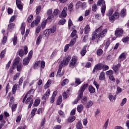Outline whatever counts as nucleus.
Wrapping results in <instances>:
<instances>
[{
	"mask_svg": "<svg viewBox=\"0 0 129 129\" xmlns=\"http://www.w3.org/2000/svg\"><path fill=\"white\" fill-rule=\"evenodd\" d=\"M21 34L24 35L25 34V31H26V23L23 22L21 27Z\"/></svg>",
	"mask_w": 129,
	"mask_h": 129,
	"instance_id": "6ab92c4d",
	"label": "nucleus"
},
{
	"mask_svg": "<svg viewBox=\"0 0 129 129\" xmlns=\"http://www.w3.org/2000/svg\"><path fill=\"white\" fill-rule=\"evenodd\" d=\"M41 41H42V35L40 34L37 37V39L36 40L37 45H40V43H41Z\"/></svg>",
	"mask_w": 129,
	"mask_h": 129,
	"instance_id": "79ce46f5",
	"label": "nucleus"
},
{
	"mask_svg": "<svg viewBox=\"0 0 129 129\" xmlns=\"http://www.w3.org/2000/svg\"><path fill=\"white\" fill-rule=\"evenodd\" d=\"M18 88V85L15 84L13 86L12 88V93L13 94H16V92H17V88Z\"/></svg>",
	"mask_w": 129,
	"mask_h": 129,
	"instance_id": "a19ab883",
	"label": "nucleus"
},
{
	"mask_svg": "<svg viewBox=\"0 0 129 129\" xmlns=\"http://www.w3.org/2000/svg\"><path fill=\"white\" fill-rule=\"evenodd\" d=\"M81 102L83 104H86L87 103V97L84 96L81 100Z\"/></svg>",
	"mask_w": 129,
	"mask_h": 129,
	"instance_id": "c03bdc74",
	"label": "nucleus"
},
{
	"mask_svg": "<svg viewBox=\"0 0 129 129\" xmlns=\"http://www.w3.org/2000/svg\"><path fill=\"white\" fill-rule=\"evenodd\" d=\"M108 98L111 102H113V101H115V99H116V95L113 96L111 93H109Z\"/></svg>",
	"mask_w": 129,
	"mask_h": 129,
	"instance_id": "aec40b11",
	"label": "nucleus"
},
{
	"mask_svg": "<svg viewBox=\"0 0 129 129\" xmlns=\"http://www.w3.org/2000/svg\"><path fill=\"white\" fill-rule=\"evenodd\" d=\"M88 87V84L83 85L81 87L79 91H81L82 92H84V91H85V89H86Z\"/></svg>",
	"mask_w": 129,
	"mask_h": 129,
	"instance_id": "393cba45",
	"label": "nucleus"
},
{
	"mask_svg": "<svg viewBox=\"0 0 129 129\" xmlns=\"http://www.w3.org/2000/svg\"><path fill=\"white\" fill-rule=\"evenodd\" d=\"M61 103H62V96H59L57 100L56 104L57 105H60V104H61Z\"/></svg>",
	"mask_w": 129,
	"mask_h": 129,
	"instance_id": "3c124183",
	"label": "nucleus"
},
{
	"mask_svg": "<svg viewBox=\"0 0 129 129\" xmlns=\"http://www.w3.org/2000/svg\"><path fill=\"white\" fill-rule=\"evenodd\" d=\"M103 53V50H102L101 49H99L97 50V55L98 56H101Z\"/></svg>",
	"mask_w": 129,
	"mask_h": 129,
	"instance_id": "052dcab7",
	"label": "nucleus"
},
{
	"mask_svg": "<svg viewBox=\"0 0 129 129\" xmlns=\"http://www.w3.org/2000/svg\"><path fill=\"white\" fill-rule=\"evenodd\" d=\"M120 15L122 18H124L126 16V10L123 9L121 10Z\"/></svg>",
	"mask_w": 129,
	"mask_h": 129,
	"instance_id": "bb28decb",
	"label": "nucleus"
},
{
	"mask_svg": "<svg viewBox=\"0 0 129 129\" xmlns=\"http://www.w3.org/2000/svg\"><path fill=\"white\" fill-rule=\"evenodd\" d=\"M66 23V19H62L59 20L58 22V25H59V26H63V25H64Z\"/></svg>",
	"mask_w": 129,
	"mask_h": 129,
	"instance_id": "a18cd8bd",
	"label": "nucleus"
},
{
	"mask_svg": "<svg viewBox=\"0 0 129 129\" xmlns=\"http://www.w3.org/2000/svg\"><path fill=\"white\" fill-rule=\"evenodd\" d=\"M75 119H76L75 116H71L68 118V122H73Z\"/></svg>",
	"mask_w": 129,
	"mask_h": 129,
	"instance_id": "09e8293b",
	"label": "nucleus"
},
{
	"mask_svg": "<svg viewBox=\"0 0 129 129\" xmlns=\"http://www.w3.org/2000/svg\"><path fill=\"white\" fill-rule=\"evenodd\" d=\"M36 111H37V108H34L32 110V111H31V117H34V116H35Z\"/></svg>",
	"mask_w": 129,
	"mask_h": 129,
	"instance_id": "e2e57ef3",
	"label": "nucleus"
},
{
	"mask_svg": "<svg viewBox=\"0 0 129 129\" xmlns=\"http://www.w3.org/2000/svg\"><path fill=\"white\" fill-rule=\"evenodd\" d=\"M23 69V65L22 63H19V65L17 66V70L18 72H22V70Z\"/></svg>",
	"mask_w": 129,
	"mask_h": 129,
	"instance_id": "58836bf2",
	"label": "nucleus"
},
{
	"mask_svg": "<svg viewBox=\"0 0 129 129\" xmlns=\"http://www.w3.org/2000/svg\"><path fill=\"white\" fill-rule=\"evenodd\" d=\"M53 19H54V15H52L51 16H49L46 20H44L41 23L42 29H45V27H46V25L47 24V22H48V21H49V22H51V21H52L51 20H53Z\"/></svg>",
	"mask_w": 129,
	"mask_h": 129,
	"instance_id": "1a4fd4ad",
	"label": "nucleus"
},
{
	"mask_svg": "<svg viewBox=\"0 0 129 129\" xmlns=\"http://www.w3.org/2000/svg\"><path fill=\"white\" fill-rule=\"evenodd\" d=\"M106 74L108 76H113V71L111 70H110L106 72Z\"/></svg>",
	"mask_w": 129,
	"mask_h": 129,
	"instance_id": "8fccbe9b",
	"label": "nucleus"
},
{
	"mask_svg": "<svg viewBox=\"0 0 129 129\" xmlns=\"http://www.w3.org/2000/svg\"><path fill=\"white\" fill-rule=\"evenodd\" d=\"M68 92H69V90H67V92H64L62 94L63 97H64L66 99L69 95V94H68Z\"/></svg>",
	"mask_w": 129,
	"mask_h": 129,
	"instance_id": "4d7b16f0",
	"label": "nucleus"
},
{
	"mask_svg": "<svg viewBox=\"0 0 129 129\" xmlns=\"http://www.w3.org/2000/svg\"><path fill=\"white\" fill-rule=\"evenodd\" d=\"M76 129H83V125H82V123L81 122V120H79L76 124Z\"/></svg>",
	"mask_w": 129,
	"mask_h": 129,
	"instance_id": "b1692460",
	"label": "nucleus"
},
{
	"mask_svg": "<svg viewBox=\"0 0 129 129\" xmlns=\"http://www.w3.org/2000/svg\"><path fill=\"white\" fill-rule=\"evenodd\" d=\"M13 41L14 45L15 46V45H17L18 43V37L16 35L14 36Z\"/></svg>",
	"mask_w": 129,
	"mask_h": 129,
	"instance_id": "5fc2aeb1",
	"label": "nucleus"
},
{
	"mask_svg": "<svg viewBox=\"0 0 129 129\" xmlns=\"http://www.w3.org/2000/svg\"><path fill=\"white\" fill-rule=\"evenodd\" d=\"M17 15L12 16L10 19L9 23H13V22H15L17 19Z\"/></svg>",
	"mask_w": 129,
	"mask_h": 129,
	"instance_id": "49530a36",
	"label": "nucleus"
},
{
	"mask_svg": "<svg viewBox=\"0 0 129 129\" xmlns=\"http://www.w3.org/2000/svg\"><path fill=\"white\" fill-rule=\"evenodd\" d=\"M128 40H129V37L128 36L123 38L122 39V41L123 43H126V42H127V41H128Z\"/></svg>",
	"mask_w": 129,
	"mask_h": 129,
	"instance_id": "774afa93",
	"label": "nucleus"
},
{
	"mask_svg": "<svg viewBox=\"0 0 129 129\" xmlns=\"http://www.w3.org/2000/svg\"><path fill=\"white\" fill-rule=\"evenodd\" d=\"M41 22V17L39 16H37L36 17V19L35 21H33L31 24L32 28H34L35 26H38L39 23Z\"/></svg>",
	"mask_w": 129,
	"mask_h": 129,
	"instance_id": "f8f14e48",
	"label": "nucleus"
},
{
	"mask_svg": "<svg viewBox=\"0 0 129 129\" xmlns=\"http://www.w3.org/2000/svg\"><path fill=\"white\" fill-rule=\"evenodd\" d=\"M51 83H52V80H48L46 84L44 86V89H47V88H49Z\"/></svg>",
	"mask_w": 129,
	"mask_h": 129,
	"instance_id": "c85d7f7f",
	"label": "nucleus"
},
{
	"mask_svg": "<svg viewBox=\"0 0 129 129\" xmlns=\"http://www.w3.org/2000/svg\"><path fill=\"white\" fill-rule=\"evenodd\" d=\"M70 60H71V56H66L61 62L60 65H62L63 67L67 66V65H68Z\"/></svg>",
	"mask_w": 129,
	"mask_h": 129,
	"instance_id": "9b49d317",
	"label": "nucleus"
},
{
	"mask_svg": "<svg viewBox=\"0 0 129 129\" xmlns=\"http://www.w3.org/2000/svg\"><path fill=\"white\" fill-rule=\"evenodd\" d=\"M115 34L117 37H121L122 34H123V30L121 29L117 28L115 31Z\"/></svg>",
	"mask_w": 129,
	"mask_h": 129,
	"instance_id": "f3484780",
	"label": "nucleus"
},
{
	"mask_svg": "<svg viewBox=\"0 0 129 129\" xmlns=\"http://www.w3.org/2000/svg\"><path fill=\"white\" fill-rule=\"evenodd\" d=\"M121 67V64L120 63H118L116 65H113L112 67V69L113 71H114L115 73L117 74L118 73V69Z\"/></svg>",
	"mask_w": 129,
	"mask_h": 129,
	"instance_id": "2eb2a0df",
	"label": "nucleus"
},
{
	"mask_svg": "<svg viewBox=\"0 0 129 129\" xmlns=\"http://www.w3.org/2000/svg\"><path fill=\"white\" fill-rule=\"evenodd\" d=\"M125 59H126V54L124 52L122 53L118 58V61L120 62V63L122 61L125 60Z\"/></svg>",
	"mask_w": 129,
	"mask_h": 129,
	"instance_id": "dca6fc26",
	"label": "nucleus"
},
{
	"mask_svg": "<svg viewBox=\"0 0 129 129\" xmlns=\"http://www.w3.org/2000/svg\"><path fill=\"white\" fill-rule=\"evenodd\" d=\"M16 26V24L14 23H10L8 26V30H13L14 28H15V26Z\"/></svg>",
	"mask_w": 129,
	"mask_h": 129,
	"instance_id": "e433bc0d",
	"label": "nucleus"
},
{
	"mask_svg": "<svg viewBox=\"0 0 129 129\" xmlns=\"http://www.w3.org/2000/svg\"><path fill=\"white\" fill-rule=\"evenodd\" d=\"M45 65L46 63L44 60H39L35 62L33 66V68L34 69H38L39 67H40L41 69H44L45 68Z\"/></svg>",
	"mask_w": 129,
	"mask_h": 129,
	"instance_id": "423d86ee",
	"label": "nucleus"
},
{
	"mask_svg": "<svg viewBox=\"0 0 129 129\" xmlns=\"http://www.w3.org/2000/svg\"><path fill=\"white\" fill-rule=\"evenodd\" d=\"M45 122H46V118H43L40 123L41 126H44L45 125Z\"/></svg>",
	"mask_w": 129,
	"mask_h": 129,
	"instance_id": "69168bd1",
	"label": "nucleus"
},
{
	"mask_svg": "<svg viewBox=\"0 0 129 129\" xmlns=\"http://www.w3.org/2000/svg\"><path fill=\"white\" fill-rule=\"evenodd\" d=\"M98 5H97V4H94L92 7V11H93V12H96L97 11V10H98Z\"/></svg>",
	"mask_w": 129,
	"mask_h": 129,
	"instance_id": "2f4dec72",
	"label": "nucleus"
},
{
	"mask_svg": "<svg viewBox=\"0 0 129 129\" xmlns=\"http://www.w3.org/2000/svg\"><path fill=\"white\" fill-rule=\"evenodd\" d=\"M68 12V9L67 8L64 7L62 12L61 15H59V18L62 19V18H66L67 17V13Z\"/></svg>",
	"mask_w": 129,
	"mask_h": 129,
	"instance_id": "4468645a",
	"label": "nucleus"
},
{
	"mask_svg": "<svg viewBox=\"0 0 129 129\" xmlns=\"http://www.w3.org/2000/svg\"><path fill=\"white\" fill-rule=\"evenodd\" d=\"M17 107H18V104H14L12 106V110L13 112L16 111V110L17 109Z\"/></svg>",
	"mask_w": 129,
	"mask_h": 129,
	"instance_id": "680f3d73",
	"label": "nucleus"
},
{
	"mask_svg": "<svg viewBox=\"0 0 129 129\" xmlns=\"http://www.w3.org/2000/svg\"><path fill=\"white\" fill-rule=\"evenodd\" d=\"M81 83H82V81H81L80 78H76L75 79V84H77V86H78V85H80Z\"/></svg>",
	"mask_w": 129,
	"mask_h": 129,
	"instance_id": "ea45409f",
	"label": "nucleus"
},
{
	"mask_svg": "<svg viewBox=\"0 0 129 129\" xmlns=\"http://www.w3.org/2000/svg\"><path fill=\"white\" fill-rule=\"evenodd\" d=\"M49 30L50 33H54V32H56V30H57V27L56 26H54Z\"/></svg>",
	"mask_w": 129,
	"mask_h": 129,
	"instance_id": "603ef678",
	"label": "nucleus"
},
{
	"mask_svg": "<svg viewBox=\"0 0 129 129\" xmlns=\"http://www.w3.org/2000/svg\"><path fill=\"white\" fill-rule=\"evenodd\" d=\"M69 83V80L67 79H65L62 81L61 83V86H65V85H67V84H68Z\"/></svg>",
	"mask_w": 129,
	"mask_h": 129,
	"instance_id": "473e14b6",
	"label": "nucleus"
},
{
	"mask_svg": "<svg viewBox=\"0 0 129 129\" xmlns=\"http://www.w3.org/2000/svg\"><path fill=\"white\" fill-rule=\"evenodd\" d=\"M97 5L99 7H101V13H102V16L104 17V14H105V11H106V4H105V1L98 0Z\"/></svg>",
	"mask_w": 129,
	"mask_h": 129,
	"instance_id": "20e7f679",
	"label": "nucleus"
},
{
	"mask_svg": "<svg viewBox=\"0 0 129 129\" xmlns=\"http://www.w3.org/2000/svg\"><path fill=\"white\" fill-rule=\"evenodd\" d=\"M20 60H21V58H20V57H16L14 60V62L12 66H14V67H16V66H18V65L20 64Z\"/></svg>",
	"mask_w": 129,
	"mask_h": 129,
	"instance_id": "412c9836",
	"label": "nucleus"
},
{
	"mask_svg": "<svg viewBox=\"0 0 129 129\" xmlns=\"http://www.w3.org/2000/svg\"><path fill=\"white\" fill-rule=\"evenodd\" d=\"M72 26H73V22H72V20H71V19H70L68 22V27H69V30H70Z\"/></svg>",
	"mask_w": 129,
	"mask_h": 129,
	"instance_id": "13d9d810",
	"label": "nucleus"
},
{
	"mask_svg": "<svg viewBox=\"0 0 129 129\" xmlns=\"http://www.w3.org/2000/svg\"><path fill=\"white\" fill-rule=\"evenodd\" d=\"M103 68V63H97L95 66L94 69H93L92 73L94 74L95 72H97V71L102 70Z\"/></svg>",
	"mask_w": 129,
	"mask_h": 129,
	"instance_id": "9d476101",
	"label": "nucleus"
},
{
	"mask_svg": "<svg viewBox=\"0 0 129 129\" xmlns=\"http://www.w3.org/2000/svg\"><path fill=\"white\" fill-rule=\"evenodd\" d=\"M50 93L51 91L50 90V89H48L45 93V94L43 95L42 99L44 100H46V99H47V98H48V97L50 96Z\"/></svg>",
	"mask_w": 129,
	"mask_h": 129,
	"instance_id": "a211bd4d",
	"label": "nucleus"
},
{
	"mask_svg": "<svg viewBox=\"0 0 129 129\" xmlns=\"http://www.w3.org/2000/svg\"><path fill=\"white\" fill-rule=\"evenodd\" d=\"M83 108H84L83 105L80 104L77 106V111L78 112H81L82 110H83Z\"/></svg>",
	"mask_w": 129,
	"mask_h": 129,
	"instance_id": "c9c22d12",
	"label": "nucleus"
},
{
	"mask_svg": "<svg viewBox=\"0 0 129 129\" xmlns=\"http://www.w3.org/2000/svg\"><path fill=\"white\" fill-rule=\"evenodd\" d=\"M5 54H6V49H4L1 53L0 57H1V58H2V59H3V58H4V57H5Z\"/></svg>",
	"mask_w": 129,
	"mask_h": 129,
	"instance_id": "338daca9",
	"label": "nucleus"
},
{
	"mask_svg": "<svg viewBox=\"0 0 129 129\" xmlns=\"http://www.w3.org/2000/svg\"><path fill=\"white\" fill-rule=\"evenodd\" d=\"M10 89H11V87H10V84L8 83L6 87V94H8L9 90H10Z\"/></svg>",
	"mask_w": 129,
	"mask_h": 129,
	"instance_id": "0e129e2a",
	"label": "nucleus"
},
{
	"mask_svg": "<svg viewBox=\"0 0 129 129\" xmlns=\"http://www.w3.org/2000/svg\"><path fill=\"white\" fill-rule=\"evenodd\" d=\"M20 75H21V74L20 73H17L13 77V81H15L20 77Z\"/></svg>",
	"mask_w": 129,
	"mask_h": 129,
	"instance_id": "bf43d9fd",
	"label": "nucleus"
},
{
	"mask_svg": "<svg viewBox=\"0 0 129 129\" xmlns=\"http://www.w3.org/2000/svg\"><path fill=\"white\" fill-rule=\"evenodd\" d=\"M34 91H35L34 89H31L30 90H29L27 94H26L22 101L23 103H24V102H25L26 104H29L28 109H30L31 108V107H32V105H33V103H34V101L33 100V98L31 97L27 98L28 94H31V93L34 92Z\"/></svg>",
	"mask_w": 129,
	"mask_h": 129,
	"instance_id": "7ed1b4c3",
	"label": "nucleus"
},
{
	"mask_svg": "<svg viewBox=\"0 0 129 129\" xmlns=\"http://www.w3.org/2000/svg\"><path fill=\"white\" fill-rule=\"evenodd\" d=\"M41 10H42V6L41 5L37 6L35 10L36 15H39L40 13H41Z\"/></svg>",
	"mask_w": 129,
	"mask_h": 129,
	"instance_id": "cd10ccee",
	"label": "nucleus"
},
{
	"mask_svg": "<svg viewBox=\"0 0 129 129\" xmlns=\"http://www.w3.org/2000/svg\"><path fill=\"white\" fill-rule=\"evenodd\" d=\"M77 33V31H76V30H74L71 33V37L73 38L75 37V38H76V37H77L78 38L77 34H76Z\"/></svg>",
	"mask_w": 129,
	"mask_h": 129,
	"instance_id": "37998d69",
	"label": "nucleus"
},
{
	"mask_svg": "<svg viewBox=\"0 0 129 129\" xmlns=\"http://www.w3.org/2000/svg\"><path fill=\"white\" fill-rule=\"evenodd\" d=\"M77 39V36H76V38H74V39H72L71 42H70V45L71 47H72V46H74V44L76 42V39Z\"/></svg>",
	"mask_w": 129,
	"mask_h": 129,
	"instance_id": "f704fd0d",
	"label": "nucleus"
},
{
	"mask_svg": "<svg viewBox=\"0 0 129 129\" xmlns=\"http://www.w3.org/2000/svg\"><path fill=\"white\" fill-rule=\"evenodd\" d=\"M92 105H93V102H92V101H89L87 103L86 107L87 108H90V107H91Z\"/></svg>",
	"mask_w": 129,
	"mask_h": 129,
	"instance_id": "4c0bfd02",
	"label": "nucleus"
},
{
	"mask_svg": "<svg viewBox=\"0 0 129 129\" xmlns=\"http://www.w3.org/2000/svg\"><path fill=\"white\" fill-rule=\"evenodd\" d=\"M86 48H87V45H85L80 52V54L82 56V57H83V56H85L86 54V52H87L86 51Z\"/></svg>",
	"mask_w": 129,
	"mask_h": 129,
	"instance_id": "4be33fe9",
	"label": "nucleus"
},
{
	"mask_svg": "<svg viewBox=\"0 0 129 129\" xmlns=\"http://www.w3.org/2000/svg\"><path fill=\"white\" fill-rule=\"evenodd\" d=\"M88 90L89 92L91 93H94V92H95V88L93 87L92 85H90L89 86Z\"/></svg>",
	"mask_w": 129,
	"mask_h": 129,
	"instance_id": "7c9ffc66",
	"label": "nucleus"
},
{
	"mask_svg": "<svg viewBox=\"0 0 129 129\" xmlns=\"http://www.w3.org/2000/svg\"><path fill=\"white\" fill-rule=\"evenodd\" d=\"M114 12V11H113V9H111L106 14V16L109 17L110 22H111L112 23H113L114 21L119 18V13H118V11L116 10L113 14Z\"/></svg>",
	"mask_w": 129,
	"mask_h": 129,
	"instance_id": "f03ea898",
	"label": "nucleus"
},
{
	"mask_svg": "<svg viewBox=\"0 0 129 129\" xmlns=\"http://www.w3.org/2000/svg\"><path fill=\"white\" fill-rule=\"evenodd\" d=\"M33 56V50H31L28 54V57L25 58L23 60V63L24 66H27L30 62V60Z\"/></svg>",
	"mask_w": 129,
	"mask_h": 129,
	"instance_id": "0eeeda50",
	"label": "nucleus"
},
{
	"mask_svg": "<svg viewBox=\"0 0 129 129\" xmlns=\"http://www.w3.org/2000/svg\"><path fill=\"white\" fill-rule=\"evenodd\" d=\"M14 102H15V97H14L13 96L11 97L10 102H9L10 106H11V105H12V104H13V103H14Z\"/></svg>",
	"mask_w": 129,
	"mask_h": 129,
	"instance_id": "6e6d98bb",
	"label": "nucleus"
},
{
	"mask_svg": "<svg viewBox=\"0 0 129 129\" xmlns=\"http://www.w3.org/2000/svg\"><path fill=\"white\" fill-rule=\"evenodd\" d=\"M16 4L19 10L23 11V9H24V4H23L21 0H16Z\"/></svg>",
	"mask_w": 129,
	"mask_h": 129,
	"instance_id": "ddd939ff",
	"label": "nucleus"
},
{
	"mask_svg": "<svg viewBox=\"0 0 129 129\" xmlns=\"http://www.w3.org/2000/svg\"><path fill=\"white\" fill-rule=\"evenodd\" d=\"M63 67H64L62 65L59 64V69L58 70L57 73V74H58V75H59L60 77L63 76V75H64V73H62L61 74H60L61 71H62V68H63Z\"/></svg>",
	"mask_w": 129,
	"mask_h": 129,
	"instance_id": "5701e85b",
	"label": "nucleus"
},
{
	"mask_svg": "<svg viewBox=\"0 0 129 129\" xmlns=\"http://www.w3.org/2000/svg\"><path fill=\"white\" fill-rule=\"evenodd\" d=\"M82 97H83V92H81V91H79V94L77 99H78L79 100H80V99H81Z\"/></svg>",
	"mask_w": 129,
	"mask_h": 129,
	"instance_id": "de8ad7c7",
	"label": "nucleus"
},
{
	"mask_svg": "<svg viewBox=\"0 0 129 129\" xmlns=\"http://www.w3.org/2000/svg\"><path fill=\"white\" fill-rule=\"evenodd\" d=\"M99 79L101 81L104 80V79H105V73H104V72H101Z\"/></svg>",
	"mask_w": 129,
	"mask_h": 129,
	"instance_id": "a878e982",
	"label": "nucleus"
},
{
	"mask_svg": "<svg viewBox=\"0 0 129 129\" xmlns=\"http://www.w3.org/2000/svg\"><path fill=\"white\" fill-rule=\"evenodd\" d=\"M78 65V56L76 55L73 56L70 61L69 66L70 68H75Z\"/></svg>",
	"mask_w": 129,
	"mask_h": 129,
	"instance_id": "39448f33",
	"label": "nucleus"
},
{
	"mask_svg": "<svg viewBox=\"0 0 129 129\" xmlns=\"http://www.w3.org/2000/svg\"><path fill=\"white\" fill-rule=\"evenodd\" d=\"M40 103H41V99L39 98L36 99L33 104V106H38Z\"/></svg>",
	"mask_w": 129,
	"mask_h": 129,
	"instance_id": "c756f323",
	"label": "nucleus"
},
{
	"mask_svg": "<svg viewBox=\"0 0 129 129\" xmlns=\"http://www.w3.org/2000/svg\"><path fill=\"white\" fill-rule=\"evenodd\" d=\"M33 19H34V16L33 15H30L27 18L28 23H31L32 21H33Z\"/></svg>",
	"mask_w": 129,
	"mask_h": 129,
	"instance_id": "864d4df0",
	"label": "nucleus"
},
{
	"mask_svg": "<svg viewBox=\"0 0 129 129\" xmlns=\"http://www.w3.org/2000/svg\"><path fill=\"white\" fill-rule=\"evenodd\" d=\"M24 50L21 49L18 50V55L21 57H23L24 55H27V54H28V46H27V45L24 47Z\"/></svg>",
	"mask_w": 129,
	"mask_h": 129,
	"instance_id": "6e6552de",
	"label": "nucleus"
},
{
	"mask_svg": "<svg viewBox=\"0 0 129 129\" xmlns=\"http://www.w3.org/2000/svg\"><path fill=\"white\" fill-rule=\"evenodd\" d=\"M89 32H90V26L89 25H87L85 27V34H89Z\"/></svg>",
	"mask_w": 129,
	"mask_h": 129,
	"instance_id": "72a5a7b5",
	"label": "nucleus"
},
{
	"mask_svg": "<svg viewBox=\"0 0 129 129\" xmlns=\"http://www.w3.org/2000/svg\"><path fill=\"white\" fill-rule=\"evenodd\" d=\"M106 34H107V29L106 28L102 30V26H100L93 33L91 40L92 41L97 40V43H98L100 38H104Z\"/></svg>",
	"mask_w": 129,
	"mask_h": 129,
	"instance_id": "f257e3e1",
	"label": "nucleus"
}]
</instances>
